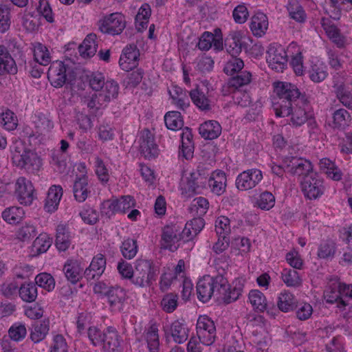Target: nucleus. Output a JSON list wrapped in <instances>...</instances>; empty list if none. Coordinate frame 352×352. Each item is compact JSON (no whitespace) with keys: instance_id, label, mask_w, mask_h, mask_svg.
Segmentation results:
<instances>
[{"instance_id":"f257e3e1","label":"nucleus","mask_w":352,"mask_h":352,"mask_svg":"<svg viewBox=\"0 0 352 352\" xmlns=\"http://www.w3.org/2000/svg\"><path fill=\"white\" fill-rule=\"evenodd\" d=\"M274 92L278 102L274 104L277 117L290 116L292 125L300 126L311 115L307 111L309 101L305 94H302L296 85L287 82H274Z\"/></svg>"},{"instance_id":"f03ea898","label":"nucleus","mask_w":352,"mask_h":352,"mask_svg":"<svg viewBox=\"0 0 352 352\" xmlns=\"http://www.w3.org/2000/svg\"><path fill=\"white\" fill-rule=\"evenodd\" d=\"M211 280L212 290H214L213 296L217 300L222 301L226 304H230L238 300L243 291L245 279L243 278H235L232 286L223 275L211 276Z\"/></svg>"},{"instance_id":"7ed1b4c3","label":"nucleus","mask_w":352,"mask_h":352,"mask_svg":"<svg viewBox=\"0 0 352 352\" xmlns=\"http://www.w3.org/2000/svg\"><path fill=\"white\" fill-rule=\"evenodd\" d=\"M158 270L151 260L138 259L135 261L133 284L139 287H150L156 280Z\"/></svg>"},{"instance_id":"20e7f679","label":"nucleus","mask_w":352,"mask_h":352,"mask_svg":"<svg viewBox=\"0 0 352 352\" xmlns=\"http://www.w3.org/2000/svg\"><path fill=\"white\" fill-rule=\"evenodd\" d=\"M125 16L119 12H114L104 16L98 21L101 32L111 36L120 34L126 27Z\"/></svg>"},{"instance_id":"39448f33","label":"nucleus","mask_w":352,"mask_h":352,"mask_svg":"<svg viewBox=\"0 0 352 352\" xmlns=\"http://www.w3.org/2000/svg\"><path fill=\"white\" fill-rule=\"evenodd\" d=\"M300 186L305 197L309 199L320 197L324 191L323 179L316 173H311L304 177Z\"/></svg>"},{"instance_id":"423d86ee","label":"nucleus","mask_w":352,"mask_h":352,"mask_svg":"<svg viewBox=\"0 0 352 352\" xmlns=\"http://www.w3.org/2000/svg\"><path fill=\"white\" fill-rule=\"evenodd\" d=\"M196 331L198 339L204 345L211 346L216 340L217 330L214 322L206 316L199 317Z\"/></svg>"},{"instance_id":"0eeeda50","label":"nucleus","mask_w":352,"mask_h":352,"mask_svg":"<svg viewBox=\"0 0 352 352\" xmlns=\"http://www.w3.org/2000/svg\"><path fill=\"white\" fill-rule=\"evenodd\" d=\"M14 164L20 168H24L28 172L35 173L42 166V161L36 153L30 150L24 151L22 155H15Z\"/></svg>"},{"instance_id":"6e6552de","label":"nucleus","mask_w":352,"mask_h":352,"mask_svg":"<svg viewBox=\"0 0 352 352\" xmlns=\"http://www.w3.org/2000/svg\"><path fill=\"white\" fill-rule=\"evenodd\" d=\"M263 179L261 170L251 168L241 173L236 179V187L238 190L245 191L254 188Z\"/></svg>"},{"instance_id":"1a4fd4ad","label":"nucleus","mask_w":352,"mask_h":352,"mask_svg":"<svg viewBox=\"0 0 352 352\" xmlns=\"http://www.w3.org/2000/svg\"><path fill=\"white\" fill-rule=\"evenodd\" d=\"M267 62L276 72H283L287 62V55L281 45H271L267 52Z\"/></svg>"},{"instance_id":"9d476101","label":"nucleus","mask_w":352,"mask_h":352,"mask_svg":"<svg viewBox=\"0 0 352 352\" xmlns=\"http://www.w3.org/2000/svg\"><path fill=\"white\" fill-rule=\"evenodd\" d=\"M34 186L30 180L24 177H20L16 179L14 193L21 204L30 205L34 198Z\"/></svg>"},{"instance_id":"9b49d317","label":"nucleus","mask_w":352,"mask_h":352,"mask_svg":"<svg viewBox=\"0 0 352 352\" xmlns=\"http://www.w3.org/2000/svg\"><path fill=\"white\" fill-rule=\"evenodd\" d=\"M210 173L202 166H198L196 171L190 173L187 179L186 189L192 194L199 192V190L207 186Z\"/></svg>"},{"instance_id":"f8f14e48","label":"nucleus","mask_w":352,"mask_h":352,"mask_svg":"<svg viewBox=\"0 0 352 352\" xmlns=\"http://www.w3.org/2000/svg\"><path fill=\"white\" fill-rule=\"evenodd\" d=\"M140 151L146 159L155 158L159 153L157 145L155 142L153 135L148 129L141 131L140 138Z\"/></svg>"},{"instance_id":"ddd939ff","label":"nucleus","mask_w":352,"mask_h":352,"mask_svg":"<svg viewBox=\"0 0 352 352\" xmlns=\"http://www.w3.org/2000/svg\"><path fill=\"white\" fill-rule=\"evenodd\" d=\"M285 163L287 171L292 175L303 178L309 173H314L311 163L305 159L292 157L290 159H287Z\"/></svg>"},{"instance_id":"4468645a","label":"nucleus","mask_w":352,"mask_h":352,"mask_svg":"<svg viewBox=\"0 0 352 352\" xmlns=\"http://www.w3.org/2000/svg\"><path fill=\"white\" fill-rule=\"evenodd\" d=\"M139 56V50L135 44L126 45L123 49L119 60L120 67L126 72L132 70L138 65Z\"/></svg>"},{"instance_id":"2eb2a0df","label":"nucleus","mask_w":352,"mask_h":352,"mask_svg":"<svg viewBox=\"0 0 352 352\" xmlns=\"http://www.w3.org/2000/svg\"><path fill=\"white\" fill-rule=\"evenodd\" d=\"M180 228L176 225L166 226L162 230V245L169 250L174 252L177 250V243L182 241Z\"/></svg>"},{"instance_id":"dca6fc26","label":"nucleus","mask_w":352,"mask_h":352,"mask_svg":"<svg viewBox=\"0 0 352 352\" xmlns=\"http://www.w3.org/2000/svg\"><path fill=\"white\" fill-rule=\"evenodd\" d=\"M67 68L63 62L57 60L53 63L48 70L47 77L54 87H63L67 81Z\"/></svg>"},{"instance_id":"f3484780","label":"nucleus","mask_w":352,"mask_h":352,"mask_svg":"<svg viewBox=\"0 0 352 352\" xmlns=\"http://www.w3.org/2000/svg\"><path fill=\"white\" fill-rule=\"evenodd\" d=\"M343 283L334 280L330 283L324 292V297L329 304L337 303V307L344 308L346 303L342 299L341 295L344 294Z\"/></svg>"},{"instance_id":"a211bd4d","label":"nucleus","mask_w":352,"mask_h":352,"mask_svg":"<svg viewBox=\"0 0 352 352\" xmlns=\"http://www.w3.org/2000/svg\"><path fill=\"white\" fill-rule=\"evenodd\" d=\"M106 267V259L102 254H98L94 256L85 272L84 275L87 280L91 281L98 279L103 274Z\"/></svg>"},{"instance_id":"6ab92c4d","label":"nucleus","mask_w":352,"mask_h":352,"mask_svg":"<svg viewBox=\"0 0 352 352\" xmlns=\"http://www.w3.org/2000/svg\"><path fill=\"white\" fill-rule=\"evenodd\" d=\"M110 307L113 311H122L126 294L124 289L119 286H113L106 296Z\"/></svg>"},{"instance_id":"aec40b11","label":"nucleus","mask_w":352,"mask_h":352,"mask_svg":"<svg viewBox=\"0 0 352 352\" xmlns=\"http://www.w3.org/2000/svg\"><path fill=\"white\" fill-rule=\"evenodd\" d=\"M321 25L329 38L339 48L344 46V37L341 35L340 30L327 18H322Z\"/></svg>"},{"instance_id":"412c9836","label":"nucleus","mask_w":352,"mask_h":352,"mask_svg":"<svg viewBox=\"0 0 352 352\" xmlns=\"http://www.w3.org/2000/svg\"><path fill=\"white\" fill-rule=\"evenodd\" d=\"M102 347L105 352H118L120 347L119 335L113 327H108L103 332Z\"/></svg>"},{"instance_id":"4be33fe9","label":"nucleus","mask_w":352,"mask_h":352,"mask_svg":"<svg viewBox=\"0 0 352 352\" xmlns=\"http://www.w3.org/2000/svg\"><path fill=\"white\" fill-rule=\"evenodd\" d=\"M63 196V188L59 185H53L48 190L45 202V209L48 212H54L58 208Z\"/></svg>"},{"instance_id":"5701e85b","label":"nucleus","mask_w":352,"mask_h":352,"mask_svg":"<svg viewBox=\"0 0 352 352\" xmlns=\"http://www.w3.org/2000/svg\"><path fill=\"white\" fill-rule=\"evenodd\" d=\"M212 285L211 276H204L199 279L197 284V294L200 301L206 302L213 296L214 290Z\"/></svg>"},{"instance_id":"b1692460","label":"nucleus","mask_w":352,"mask_h":352,"mask_svg":"<svg viewBox=\"0 0 352 352\" xmlns=\"http://www.w3.org/2000/svg\"><path fill=\"white\" fill-rule=\"evenodd\" d=\"M63 270L67 280L76 284L82 277L83 268L77 260L70 259L65 263Z\"/></svg>"},{"instance_id":"393cba45","label":"nucleus","mask_w":352,"mask_h":352,"mask_svg":"<svg viewBox=\"0 0 352 352\" xmlns=\"http://www.w3.org/2000/svg\"><path fill=\"white\" fill-rule=\"evenodd\" d=\"M242 36L240 32H232L226 37L224 46L232 56H237L242 51Z\"/></svg>"},{"instance_id":"a878e982","label":"nucleus","mask_w":352,"mask_h":352,"mask_svg":"<svg viewBox=\"0 0 352 352\" xmlns=\"http://www.w3.org/2000/svg\"><path fill=\"white\" fill-rule=\"evenodd\" d=\"M199 132L204 139L214 140L221 135V126L216 120H208L200 125Z\"/></svg>"},{"instance_id":"bb28decb","label":"nucleus","mask_w":352,"mask_h":352,"mask_svg":"<svg viewBox=\"0 0 352 352\" xmlns=\"http://www.w3.org/2000/svg\"><path fill=\"white\" fill-rule=\"evenodd\" d=\"M16 72L15 61L7 48L3 45H0V75L15 74Z\"/></svg>"},{"instance_id":"cd10ccee","label":"nucleus","mask_w":352,"mask_h":352,"mask_svg":"<svg viewBox=\"0 0 352 352\" xmlns=\"http://www.w3.org/2000/svg\"><path fill=\"white\" fill-rule=\"evenodd\" d=\"M226 176L223 172L213 173L212 176H208L207 185L210 187L211 191L217 195H221L226 191Z\"/></svg>"},{"instance_id":"c85d7f7f","label":"nucleus","mask_w":352,"mask_h":352,"mask_svg":"<svg viewBox=\"0 0 352 352\" xmlns=\"http://www.w3.org/2000/svg\"><path fill=\"white\" fill-rule=\"evenodd\" d=\"M268 28V19L265 14L258 12L252 18L250 29L253 34L261 37L265 34Z\"/></svg>"},{"instance_id":"c756f323","label":"nucleus","mask_w":352,"mask_h":352,"mask_svg":"<svg viewBox=\"0 0 352 352\" xmlns=\"http://www.w3.org/2000/svg\"><path fill=\"white\" fill-rule=\"evenodd\" d=\"M71 244V235L69 228L63 224L56 228L55 245L59 251L67 250Z\"/></svg>"},{"instance_id":"7c9ffc66","label":"nucleus","mask_w":352,"mask_h":352,"mask_svg":"<svg viewBox=\"0 0 352 352\" xmlns=\"http://www.w3.org/2000/svg\"><path fill=\"white\" fill-rule=\"evenodd\" d=\"M73 192L76 201L83 202L86 200L90 192L87 177L83 175L76 178L74 184Z\"/></svg>"},{"instance_id":"2f4dec72","label":"nucleus","mask_w":352,"mask_h":352,"mask_svg":"<svg viewBox=\"0 0 352 352\" xmlns=\"http://www.w3.org/2000/svg\"><path fill=\"white\" fill-rule=\"evenodd\" d=\"M189 329L186 324L179 320L174 321L170 326L171 336L175 342L182 344L188 338Z\"/></svg>"},{"instance_id":"473e14b6","label":"nucleus","mask_w":352,"mask_h":352,"mask_svg":"<svg viewBox=\"0 0 352 352\" xmlns=\"http://www.w3.org/2000/svg\"><path fill=\"white\" fill-rule=\"evenodd\" d=\"M189 96L194 104L199 109L202 111H209L211 109L210 100L201 89L196 87L192 89L189 92Z\"/></svg>"},{"instance_id":"72a5a7b5","label":"nucleus","mask_w":352,"mask_h":352,"mask_svg":"<svg viewBox=\"0 0 352 352\" xmlns=\"http://www.w3.org/2000/svg\"><path fill=\"white\" fill-rule=\"evenodd\" d=\"M351 122L350 113L344 109H339L333 113L332 127L338 130H344Z\"/></svg>"},{"instance_id":"f704fd0d","label":"nucleus","mask_w":352,"mask_h":352,"mask_svg":"<svg viewBox=\"0 0 352 352\" xmlns=\"http://www.w3.org/2000/svg\"><path fill=\"white\" fill-rule=\"evenodd\" d=\"M96 35L89 34L84 39L82 43L79 46L80 54L84 58L91 57L95 55L97 51Z\"/></svg>"},{"instance_id":"c9c22d12","label":"nucleus","mask_w":352,"mask_h":352,"mask_svg":"<svg viewBox=\"0 0 352 352\" xmlns=\"http://www.w3.org/2000/svg\"><path fill=\"white\" fill-rule=\"evenodd\" d=\"M338 100L346 108L352 110V94L343 82L334 83L333 86Z\"/></svg>"},{"instance_id":"e433bc0d","label":"nucleus","mask_w":352,"mask_h":352,"mask_svg":"<svg viewBox=\"0 0 352 352\" xmlns=\"http://www.w3.org/2000/svg\"><path fill=\"white\" fill-rule=\"evenodd\" d=\"M50 330L49 320H43L36 322L32 326L30 332V339L34 343H38L44 340Z\"/></svg>"},{"instance_id":"4c0bfd02","label":"nucleus","mask_w":352,"mask_h":352,"mask_svg":"<svg viewBox=\"0 0 352 352\" xmlns=\"http://www.w3.org/2000/svg\"><path fill=\"white\" fill-rule=\"evenodd\" d=\"M19 294L24 302H34L38 296L37 286L32 282L24 283L19 289Z\"/></svg>"},{"instance_id":"58836bf2","label":"nucleus","mask_w":352,"mask_h":352,"mask_svg":"<svg viewBox=\"0 0 352 352\" xmlns=\"http://www.w3.org/2000/svg\"><path fill=\"white\" fill-rule=\"evenodd\" d=\"M81 102L90 110H94L95 111L107 107L108 104L100 92L93 94L91 96H84L81 98Z\"/></svg>"},{"instance_id":"ea45409f","label":"nucleus","mask_w":352,"mask_h":352,"mask_svg":"<svg viewBox=\"0 0 352 352\" xmlns=\"http://www.w3.org/2000/svg\"><path fill=\"white\" fill-rule=\"evenodd\" d=\"M107 104L113 99L117 98L119 92V85L113 80H108L99 91Z\"/></svg>"},{"instance_id":"a19ab883","label":"nucleus","mask_w":352,"mask_h":352,"mask_svg":"<svg viewBox=\"0 0 352 352\" xmlns=\"http://www.w3.org/2000/svg\"><path fill=\"white\" fill-rule=\"evenodd\" d=\"M164 122L166 127L172 131L181 129L184 126L181 113L176 111L167 112L164 116Z\"/></svg>"},{"instance_id":"79ce46f5","label":"nucleus","mask_w":352,"mask_h":352,"mask_svg":"<svg viewBox=\"0 0 352 352\" xmlns=\"http://www.w3.org/2000/svg\"><path fill=\"white\" fill-rule=\"evenodd\" d=\"M252 80V74L248 71H242L232 75L228 80V86L232 87L234 90L248 85Z\"/></svg>"},{"instance_id":"37998d69","label":"nucleus","mask_w":352,"mask_h":352,"mask_svg":"<svg viewBox=\"0 0 352 352\" xmlns=\"http://www.w3.org/2000/svg\"><path fill=\"white\" fill-rule=\"evenodd\" d=\"M336 252V244L331 239L322 241L318 248V256L320 258L328 259L334 256Z\"/></svg>"},{"instance_id":"c03bdc74","label":"nucleus","mask_w":352,"mask_h":352,"mask_svg":"<svg viewBox=\"0 0 352 352\" xmlns=\"http://www.w3.org/2000/svg\"><path fill=\"white\" fill-rule=\"evenodd\" d=\"M24 211L22 208L11 206L7 208L2 212L3 219L10 224H16L23 219Z\"/></svg>"},{"instance_id":"a18cd8bd","label":"nucleus","mask_w":352,"mask_h":352,"mask_svg":"<svg viewBox=\"0 0 352 352\" xmlns=\"http://www.w3.org/2000/svg\"><path fill=\"white\" fill-rule=\"evenodd\" d=\"M287 9L292 19L300 23L305 21L306 14L298 0H289Z\"/></svg>"},{"instance_id":"49530a36","label":"nucleus","mask_w":352,"mask_h":352,"mask_svg":"<svg viewBox=\"0 0 352 352\" xmlns=\"http://www.w3.org/2000/svg\"><path fill=\"white\" fill-rule=\"evenodd\" d=\"M146 340L150 352H159L160 340L158 329L155 325H151L146 333Z\"/></svg>"},{"instance_id":"de8ad7c7","label":"nucleus","mask_w":352,"mask_h":352,"mask_svg":"<svg viewBox=\"0 0 352 352\" xmlns=\"http://www.w3.org/2000/svg\"><path fill=\"white\" fill-rule=\"evenodd\" d=\"M173 103L182 110L186 109L189 106V100L186 94L179 87H175L169 91Z\"/></svg>"},{"instance_id":"09e8293b","label":"nucleus","mask_w":352,"mask_h":352,"mask_svg":"<svg viewBox=\"0 0 352 352\" xmlns=\"http://www.w3.org/2000/svg\"><path fill=\"white\" fill-rule=\"evenodd\" d=\"M281 278L288 287H296L302 284V280L299 274L294 269H284L281 272Z\"/></svg>"},{"instance_id":"8fccbe9b","label":"nucleus","mask_w":352,"mask_h":352,"mask_svg":"<svg viewBox=\"0 0 352 352\" xmlns=\"http://www.w3.org/2000/svg\"><path fill=\"white\" fill-rule=\"evenodd\" d=\"M120 251L125 258H133L138 251L137 241L130 238L125 239L120 246Z\"/></svg>"},{"instance_id":"3c124183","label":"nucleus","mask_w":352,"mask_h":352,"mask_svg":"<svg viewBox=\"0 0 352 352\" xmlns=\"http://www.w3.org/2000/svg\"><path fill=\"white\" fill-rule=\"evenodd\" d=\"M249 300L252 307L258 311H264L267 309V300L261 292L252 290L249 294Z\"/></svg>"},{"instance_id":"603ef678","label":"nucleus","mask_w":352,"mask_h":352,"mask_svg":"<svg viewBox=\"0 0 352 352\" xmlns=\"http://www.w3.org/2000/svg\"><path fill=\"white\" fill-rule=\"evenodd\" d=\"M278 309L283 312L292 310L295 306L294 295L288 292L280 293L277 302Z\"/></svg>"},{"instance_id":"864d4df0","label":"nucleus","mask_w":352,"mask_h":352,"mask_svg":"<svg viewBox=\"0 0 352 352\" xmlns=\"http://www.w3.org/2000/svg\"><path fill=\"white\" fill-rule=\"evenodd\" d=\"M35 60L42 65H47L51 61V57L47 48L43 44L36 43L34 48Z\"/></svg>"},{"instance_id":"5fc2aeb1","label":"nucleus","mask_w":352,"mask_h":352,"mask_svg":"<svg viewBox=\"0 0 352 352\" xmlns=\"http://www.w3.org/2000/svg\"><path fill=\"white\" fill-rule=\"evenodd\" d=\"M0 124L8 131H13L18 125V120L14 113L8 109L0 114Z\"/></svg>"},{"instance_id":"6e6d98bb","label":"nucleus","mask_w":352,"mask_h":352,"mask_svg":"<svg viewBox=\"0 0 352 352\" xmlns=\"http://www.w3.org/2000/svg\"><path fill=\"white\" fill-rule=\"evenodd\" d=\"M275 204V197L268 191H265L260 194L256 201V206L261 210H269L274 207Z\"/></svg>"},{"instance_id":"4d7b16f0","label":"nucleus","mask_w":352,"mask_h":352,"mask_svg":"<svg viewBox=\"0 0 352 352\" xmlns=\"http://www.w3.org/2000/svg\"><path fill=\"white\" fill-rule=\"evenodd\" d=\"M178 296L173 293L165 295L161 300V307L166 313L173 312L178 305Z\"/></svg>"},{"instance_id":"13d9d810","label":"nucleus","mask_w":352,"mask_h":352,"mask_svg":"<svg viewBox=\"0 0 352 352\" xmlns=\"http://www.w3.org/2000/svg\"><path fill=\"white\" fill-rule=\"evenodd\" d=\"M11 24V13L9 6L0 4V32L4 33L9 30Z\"/></svg>"},{"instance_id":"bf43d9fd","label":"nucleus","mask_w":352,"mask_h":352,"mask_svg":"<svg viewBox=\"0 0 352 352\" xmlns=\"http://www.w3.org/2000/svg\"><path fill=\"white\" fill-rule=\"evenodd\" d=\"M37 234L36 228L33 224L26 223L19 228L16 237L20 241H26L33 239Z\"/></svg>"},{"instance_id":"052dcab7","label":"nucleus","mask_w":352,"mask_h":352,"mask_svg":"<svg viewBox=\"0 0 352 352\" xmlns=\"http://www.w3.org/2000/svg\"><path fill=\"white\" fill-rule=\"evenodd\" d=\"M35 284L50 292L54 289L55 280L51 274L41 273L36 276Z\"/></svg>"},{"instance_id":"680f3d73","label":"nucleus","mask_w":352,"mask_h":352,"mask_svg":"<svg viewBox=\"0 0 352 352\" xmlns=\"http://www.w3.org/2000/svg\"><path fill=\"white\" fill-rule=\"evenodd\" d=\"M244 67L243 61L236 56H232V58L226 63L223 71L228 75H234L238 72H242L241 69Z\"/></svg>"},{"instance_id":"e2e57ef3","label":"nucleus","mask_w":352,"mask_h":352,"mask_svg":"<svg viewBox=\"0 0 352 352\" xmlns=\"http://www.w3.org/2000/svg\"><path fill=\"white\" fill-rule=\"evenodd\" d=\"M10 338L16 342L24 339L27 335V329L25 324L19 322L13 324L8 330Z\"/></svg>"},{"instance_id":"0e129e2a","label":"nucleus","mask_w":352,"mask_h":352,"mask_svg":"<svg viewBox=\"0 0 352 352\" xmlns=\"http://www.w3.org/2000/svg\"><path fill=\"white\" fill-rule=\"evenodd\" d=\"M52 245V239L46 234H41L33 242V248L37 253L45 252Z\"/></svg>"},{"instance_id":"69168bd1","label":"nucleus","mask_w":352,"mask_h":352,"mask_svg":"<svg viewBox=\"0 0 352 352\" xmlns=\"http://www.w3.org/2000/svg\"><path fill=\"white\" fill-rule=\"evenodd\" d=\"M328 73L322 65L314 64L309 70V76L311 81L320 82L327 76Z\"/></svg>"},{"instance_id":"338daca9","label":"nucleus","mask_w":352,"mask_h":352,"mask_svg":"<svg viewBox=\"0 0 352 352\" xmlns=\"http://www.w3.org/2000/svg\"><path fill=\"white\" fill-rule=\"evenodd\" d=\"M215 231L218 236H228L230 232V219L221 216L215 221Z\"/></svg>"},{"instance_id":"774afa93","label":"nucleus","mask_w":352,"mask_h":352,"mask_svg":"<svg viewBox=\"0 0 352 352\" xmlns=\"http://www.w3.org/2000/svg\"><path fill=\"white\" fill-rule=\"evenodd\" d=\"M118 212L125 213L130 208L135 206V201L132 196H122L120 199H116Z\"/></svg>"}]
</instances>
